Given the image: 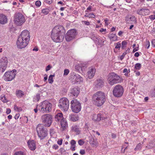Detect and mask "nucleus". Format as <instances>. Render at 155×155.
Returning <instances> with one entry per match:
<instances>
[{
  "mask_svg": "<svg viewBox=\"0 0 155 155\" xmlns=\"http://www.w3.org/2000/svg\"><path fill=\"white\" fill-rule=\"evenodd\" d=\"M64 27L61 25H57L53 28L51 31V38L56 42H61L64 39Z\"/></svg>",
  "mask_w": 155,
  "mask_h": 155,
  "instance_id": "obj_1",
  "label": "nucleus"
},
{
  "mask_svg": "<svg viewBox=\"0 0 155 155\" xmlns=\"http://www.w3.org/2000/svg\"><path fill=\"white\" fill-rule=\"evenodd\" d=\"M92 98L94 104L97 106L102 105L106 100L105 94L100 91L95 93L93 95Z\"/></svg>",
  "mask_w": 155,
  "mask_h": 155,
  "instance_id": "obj_2",
  "label": "nucleus"
},
{
  "mask_svg": "<svg viewBox=\"0 0 155 155\" xmlns=\"http://www.w3.org/2000/svg\"><path fill=\"white\" fill-rule=\"evenodd\" d=\"M93 120L95 121H99L101 120L103 122L102 125L105 127H107L110 126L111 124L110 120L107 118H103L102 116L101 113H99L97 115H94L93 116Z\"/></svg>",
  "mask_w": 155,
  "mask_h": 155,
  "instance_id": "obj_3",
  "label": "nucleus"
},
{
  "mask_svg": "<svg viewBox=\"0 0 155 155\" xmlns=\"http://www.w3.org/2000/svg\"><path fill=\"white\" fill-rule=\"evenodd\" d=\"M36 130L38 135L41 139H43L48 135L47 129L42 124H39L36 127Z\"/></svg>",
  "mask_w": 155,
  "mask_h": 155,
  "instance_id": "obj_4",
  "label": "nucleus"
},
{
  "mask_svg": "<svg viewBox=\"0 0 155 155\" xmlns=\"http://www.w3.org/2000/svg\"><path fill=\"white\" fill-rule=\"evenodd\" d=\"M52 104L48 101H43L41 104L40 111L43 113H47L50 112L52 109Z\"/></svg>",
  "mask_w": 155,
  "mask_h": 155,
  "instance_id": "obj_5",
  "label": "nucleus"
},
{
  "mask_svg": "<svg viewBox=\"0 0 155 155\" xmlns=\"http://www.w3.org/2000/svg\"><path fill=\"white\" fill-rule=\"evenodd\" d=\"M69 104L68 100L66 98L63 97L60 100L58 106L61 110L66 111L68 109Z\"/></svg>",
  "mask_w": 155,
  "mask_h": 155,
  "instance_id": "obj_6",
  "label": "nucleus"
},
{
  "mask_svg": "<svg viewBox=\"0 0 155 155\" xmlns=\"http://www.w3.org/2000/svg\"><path fill=\"white\" fill-rule=\"evenodd\" d=\"M71 109L73 112L77 113L81 110V104L77 100H72L71 102Z\"/></svg>",
  "mask_w": 155,
  "mask_h": 155,
  "instance_id": "obj_7",
  "label": "nucleus"
},
{
  "mask_svg": "<svg viewBox=\"0 0 155 155\" xmlns=\"http://www.w3.org/2000/svg\"><path fill=\"white\" fill-rule=\"evenodd\" d=\"M14 21L17 25H21L25 21V17L21 13H16L15 14Z\"/></svg>",
  "mask_w": 155,
  "mask_h": 155,
  "instance_id": "obj_8",
  "label": "nucleus"
},
{
  "mask_svg": "<svg viewBox=\"0 0 155 155\" xmlns=\"http://www.w3.org/2000/svg\"><path fill=\"white\" fill-rule=\"evenodd\" d=\"M41 119L42 122L46 127H49L52 123V118L49 114H45L42 116Z\"/></svg>",
  "mask_w": 155,
  "mask_h": 155,
  "instance_id": "obj_9",
  "label": "nucleus"
},
{
  "mask_svg": "<svg viewBox=\"0 0 155 155\" xmlns=\"http://www.w3.org/2000/svg\"><path fill=\"white\" fill-rule=\"evenodd\" d=\"M124 93V89L123 87L119 85H116L114 88L113 93V95L116 97H120Z\"/></svg>",
  "mask_w": 155,
  "mask_h": 155,
  "instance_id": "obj_10",
  "label": "nucleus"
},
{
  "mask_svg": "<svg viewBox=\"0 0 155 155\" xmlns=\"http://www.w3.org/2000/svg\"><path fill=\"white\" fill-rule=\"evenodd\" d=\"M16 71L15 69H14L11 71L5 72L3 76L4 80L6 81H10L12 80L15 78Z\"/></svg>",
  "mask_w": 155,
  "mask_h": 155,
  "instance_id": "obj_11",
  "label": "nucleus"
},
{
  "mask_svg": "<svg viewBox=\"0 0 155 155\" xmlns=\"http://www.w3.org/2000/svg\"><path fill=\"white\" fill-rule=\"evenodd\" d=\"M77 35V31L72 29L68 31L65 35V38L67 41H70L74 38Z\"/></svg>",
  "mask_w": 155,
  "mask_h": 155,
  "instance_id": "obj_12",
  "label": "nucleus"
},
{
  "mask_svg": "<svg viewBox=\"0 0 155 155\" xmlns=\"http://www.w3.org/2000/svg\"><path fill=\"white\" fill-rule=\"evenodd\" d=\"M22 37L19 36L17 41L18 47L19 48H25L28 44L29 41H26L25 39H22Z\"/></svg>",
  "mask_w": 155,
  "mask_h": 155,
  "instance_id": "obj_13",
  "label": "nucleus"
},
{
  "mask_svg": "<svg viewBox=\"0 0 155 155\" xmlns=\"http://www.w3.org/2000/svg\"><path fill=\"white\" fill-rule=\"evenodd\" d=\"M8 59L5 57H3L0 60V71L3 72L7 68Z\"/></svg>",
  "mask_w": 155,
  "mask_h": 155,
  "instance_id": "obj_14",
  "label": "nucleus"
},
{
  "mask_svg": "<svg viewBox=\"0 0 155 155\" xmlns=\"http://www.w3.org/2000/svg\"><path fill=\"white\" fill-rule=\"evenodd\" d=\"M125 21L127 23L130 24L137 23L136 18L134 15H127L125 17Z\"/></svg>",
  "mask_w": 155,
  "mask_h": 155,
  "instance_id": "obj_15",
  "label": "nucleus"
},
{
  "mask_svg": "<svg viewBox=\"0 0 155 155\" xmlns=\"http://www.w3.org/2000/svg\"><path fill=\"white\" fill-rule=\"evenodd\" d=\"M19 36L22 37V39H23H23H25L27 41L30 40L29 32L27 30H24L20 35Z\"/></svg>",
  "mask_w": 155,
  "mask_h": 155,
  "instance_id": "obj_16",
  "label": "nucleus"
},
{
  "mask_svg": "<svg viewBox=\"0 0 155 155\" xmlns=\"http://www.w3.org/2000/svg\"><path fill=\"white\" fill-rule=\"evenodd\" d=\"M104 81L101 79L97 80L94 83L95 87L99 89L102 87L104 86Z\"/></svg>",
  "mask_w": 155,
  "mask_h": 155,
  "instance_id": "obj_17",
  "label": "nucleus"
},
{
  "mask_svg": "<svg viewBox=\"0 0 155 155\" xmlns=\"http://www.w3.org/2000/svg\"><path fill=\"white\" fill-rule=\"evenodd\" d=\"M96 71L95 68L93 67L89 68V70L87 72V75L89 79L92 78L95 75Z\"/></svg>",
  "mask_w": 155,
  "mask_h": 155,
  "instance_id": "obj_18",
  "label": "nucleus"
},
{
  "mask_svg": "<svg viewBox=\"0 0 155 155\" xmlns=\"http://www.w3.org/2000/svg\"><path fill=\"white\" fill-rule=\"evenodd\" d=\"M137 13L140 15H147L150 13V11L148 9L142 8L140 10H138L137 11Z\"/></svg>",
  "mask_w": 155,
  "mask_h": 155,
  "instance_id": "obj_19",
  "label": "nucleus"
},
{
  "mask_svg": "<svg viewBox=\"0 0 155 155\" xmlns=\"http://www.w3.org/2000/svg\"><path fill=\"white\" fill-rule=\"evenodd\" d=\"M80 92V88L78 87H75L71 89L70 93L74 96L77 97Z\"/></svg>",
  "mask_w": 155,
  "mask_h": 155,
  "instance_id": "obj_20",
  "label": "nucleus"
},
{
  "mask_svg": "<svg viewBox=\"0 0 155 155\" xmlns=\"http://www.w3.org/2000/svg\"><path fill=\"white\" fill-rule=\"evenodd\" d=\"M120 82V77L117 74L115 76L114 78L113 79L112 81L110 83V84L113 85L115 84L119 83Z\"/></svg>",
  "mask_w": 155,
  "mask_h": 155,
  "instance_id": "obj_21",
  "label": "nucleus"
},
{
  "mask_svg": "<svg viewBox=\"0 0 155 155\" xmlns=\"http://www.w3.org/2000/svg\"><path fill=\"white\" fill-rule=\"evenodd\" d=\"M64 118L63 117V114L61 113L57 114L55 116V120L57 122H60Z\"/></svg>",
  "mask_w": 155,
  "mask_h": 155,
  "instance_id": "obj_22",
  "label": "nucleus"
},
{
  "mask_svg": "<svg viewBox=\"0 0 155 155\" xmlns=\"http://www.w3.org/2000/svg\"><path fill=\"white\" fill-rule=\"evenodd\" d=\"M7 22V18L6 16L0 14V23L2 24H5Z\"/></svg>",
  "mask_w": 155,
  "mask_h": 155,
  "instance_id": "obj_23",
  "label": "nucleus"
},
{
  "mask_svg": "<svg viewBox=\"0 0 155 155\" xmlns=\"http://www.w3.org/2000/svg\"><path fill=\"white\" fill-rule=\"evenodd\" d=\"M28 144L29 149L31 150H34L35 149V145L34 140L28 141Z\"/></svg>",
  "mask_w": 155,
  "mask_h": 155,
  "instance_id": "obj_24",
  "label": "nucleus"
},
{
  "mask_svg": "<svg viewBox=\"0 0 155 155\" xmlns=\"http://www.w3.org/2000/svg\"><path fill=\"white\" fill-rule=\"evenodd\" d=\"M60 122L61 128V130L62 131H64L68 127L67 122L64 119L63 120L61 121Z\"/></svg>",
  "mask_w": 155,
  "mask_h": 155,
  "instance_id": "obj_25",
  "label": "nucleus"
},
{
  "mask_svg": "<svg viewBox=\"0 0 155 155\" xmlns=\"http://www.w3.org/2000/svg\"><path fill=\"white\" fill-rule=\"evenodd\" d=\"M116 74L114 72H112L109 74L108 76L107 80L110 84V83L112 81L113 79L114 78Z\"/></svg>",
  "mask_w": 155,
  "mask_h": 155,
  "instance_id": "obj_26",
  "label": "nucleus"
},
{
  "mask_svg": "<svg viewBox=\"0 0 155 155\" xmlns=\"http://www.w3.org/2000/svg\"><path fill=\"white\" fill-rule=\"evenodd\" d=\"M69 118L70 120L73 121H76L78 120V115L76 114L70 115Z\"/></svg>",
  "mask_w": 155,
  "mask_h": 155,
  "instance_id": "obj_27",
  "label": "nucleus"
},
{
  "mask_svg": "<svg viewBox=\"0 0 155 155\" xmlns=\"http://www.w3.org/2000/svg\"><path fill=\"white\" fill-rule=\"evenodd\" d=\"M71 83L74 84L76 83V74L73 73L70 77Z\"/></svg>",
  "mask_w": 155,
  "mask_h": 155,
  "instance_id": "obj_28",
  "label": "nucleus"
},
{
  "mask_svg": "<svg viewBox=\"0 0 155 155\" xmlns=\"http://www.w3.org/2000/svg\"><path fill=\"white\" fill-rule=\"evenodd\" d=\"M108 36L110 40L115 41L117 40V37L116 34L113 33L109 34Z\"/></svg>",
  "mask_w": 155,
  "mask_h": 155,
  "instance_id": "obj_29",
  "label": "nucleus"
},
{
  "mask_svg": "<svg viewBox=\"0 0 155 155\" xmlns=\"http://www.w3.org/2000/svg\"><path fill=\"white\" fill-rule=\"evenodd\" d=\"M15 94L18 97H21L24 95L23 91L20 90H17L15 92Z\"/></svg>",
  "mask_w": 155,
  "mask_h": 155,
  "instance_id": "obj_30",
  "label": "nucleus"
},
{
  "mask_svg": "<svg viewBox=\"0 0 155 155\" xmlns=\"http://www.w3.org/2000/svg\"><path fill=\"white\" fill-rule=\"evenodd\" d=\"M72 130L77 133L78 134H79L80 132L79 127L77 126H73L72 127Z\"/></svg>",
  "mask_w": 155,
  "mask_h": 155,
  "instance_id": "obj_31",
  "label": "nucleus"
},
{
  "mask_svg": "<svg viewBox=\"0 0 155 155\" xmlns=\"http://www.w3.org/2000/svg\"><path fill=\"white\" fill-rule=\"evenodd\" d=\"M91 39L95 42V43H101V41L99 37L94 36Z\"/></svg>",
  "mask_w": 155,
  "mask_h": 155,
  "instance_id": "obj_32",
  "label": "nucleus"
},
{
  "mask_svg": "<svg viewBox=\"0 0 155 155\" xmlns=\"http://www.w3.org/2000/svg\"><path fill=\"white\" fill-rule=\"evenodd\" d=\"M76 83L77 82H82L83 81V78L79 75L76 74Z\"/></svg>",
  "mask_w": 155,
  "mask_h": 155,
  "instance_id": "obj_33",
  "label": "nucleus"
},
{
  "mask_svg": "<svg viewBox=\"0 0 155 155\" xmlns=\"http://www.w3.org/2000/svg\"><path fill=\"white\" fill-rule=\"evenodd\" d=\"M49 10L48 8H45L41 10L42 12L45 15H46L49 12Z\"/></svg>",
  "mask_w": 155,
  "mask_h": 155,
  "instance_id": "obj_34",
  "label": "nucleus"
},
{
  "mask_svg": "<svg viewBox=\"0 0 155 155\" xmlns=\"http://www.w3.org/2000/svg\"><path fill=\"white\" fill-rule=\"evenodd\" d=\"M54 76V75H50L48 79V81L49 83L50 84H52L54 81L53 80V77Z\"/></svg>",
  "mask_w": 155,
  "mask_h": 155,
  "instance_id": "obj_35",
  "label": "nucleus"
},
{
  "mask_svg": "<svg viewBox=\"0 0 155 155\" xmlns=\"http://www.w3.org/2000/svg\"><path fill=\"white\" fill-rule=\"evenodd\" d=\"M127 44V42L126 41H124L122 42L121 43V48L124 49L126 46Z\"/></svg>",
  "mask_w": 155,
  "mask_h": 155,
  "instance_id": "obj_36",
  "label": "nucleus"
},
{
  "mask_svg": "<svg viewBox=\"0 0 155 155\" xmlns=\"http://www.w3.org/2000/svg\"><path fill=\"white\" fill-rule=\"evenodd\" d=\"M149 144L150 148L155 147V139L151 141L150 143Z\"/></svg>",
  "mask_w": 155,
  "mask_h": 155,
  "instance_id": "obj_37",
  "label": "nucleus"
},
{
  "mask_svg": "<svg viewBox=\"0 0 155 155\" xmlns=\"http://www.w3.org/2000/svg\"><path fill=\"white\" fill-rule=\"evenodd\" d=\"M141 67V64L140 63L136 64L135 65V68L136 70H139Z\"/></svg>",
  "mask_w": 155,
  "mask_h": 155,
  "instance_id": "obj_38",
  "label": "nucleus"
},
{
  "mask_svg": "<svg viewBox=\"0 0 155 155\" xmlns=\"http://www.w3.org/2000/svg\"><path fill=\"white\" fill-rule=\"evenodd\" d=\"M14 108L15 110H16L18 112L22 111V109L21 107H18L15 105H14Z\"/></svg>",
  "mask_w": 155,
  "mask_h": 155,
  "instance_id": "obj_39",
  "label": "nucleus"
},
{
  "mask_svg": "<svg viewBox=\"0 0 155 155\" xmlns=\"http://www.w3.org/2000/svg\"><path fill=\"white\" fill-rule=\"evenodd\" d=\"M1 100L3 102H6L7 101L4 95H2L1 96Z\"/></svg>",
  "mask_w": 155,
  "mask_h": 155,
  "instance_id": "obj_40",
  "label": "nucleus"
},
{
  "mask_svg": "<svg viewBox=\"0 0 155 155\" xmlns=\"http://www.w3.org/2000/svg\"><path fill=\"white\" fill-rule=\"evenodd\" d=\"M115 48L116 49H119L121 47V44L120 42H117L115 44Z\"/></svg>",
  "mask_w": 155,
  "mask_h": 155,
  "instance_id": "obj_41",
  "label": "nucleus"
},
{
  "mask_svg": "<svg viewBox=\"0 0 155 155\" xmlns=\"http://www.w3.org/2000/svg\"><path fill=\"white\" fill-rule=\"evenodd\" d=\"M141 145V144L140 143H139L136 146V147L134 149V150H137L140 149Z\"/></svg>",
  "mask_w": 155,
  "mask_h": 155,
  "instance_id": "obj_42",
  "label": "nucleus"
},
{
  "mask_svg": "<svg viewBox=\"0 0 155 155\" xmlns=\"http://www.w3.org/2000/svg\"><path fill=\"white\" fill-rule=\"evenodd\" d=\"M78 143L80 146L83 145L84 143V142L82 140H80L78 141Z\"/></svg>",
  "mask_w": 155,
  "mask_h": 155,
  "instance_id": "obj_43",
  "label": "nucleus"
},
{
  "mask_svg": "<svg viewBox=\"0 0 155 155\" xmlns=\"http://www.w3.org/2000/svg\"><path fill=\"white\" fill-rule=\"evenodd\" d=\"M14 155H24L23 152L21 151L16 152Z\"/></svg>",
  "mask_w": 155,
  "mask_h": 155,
  "instance_id": "obj_44",
  "label": "nucleus"
},
{
  "mask_svg": "<svg viewBox=\"0 0 155 155\" xmlns=\"http://www.w3.org/2000/svg\"><path fill=\"white\" fill-rule=\"evenodd\" d=\"M69 71L68 69H66L64 70V75H67L69 74Z\"/></svg>",
  "mask_w": 155,
  "mask_h": 155,
  "instance_id": "obj_45",
  "label": "nucleus"
},
{
  "mask_svg": "<svg viewBox=\"0 0 155 155\" xmlns=\"http://www.w3.org/2000/svg\"><path fill=\"white\" fill-rule=\"evenodd\" d=\"M146 47L147 48H148L150 46V42L148 41H146L145 42Z\"/></svg>",
  "mask_w": 155,
  "mask_h": 155,
  "instance_id": "obj_46",
  "label": "nucleus"
},
{
  "mask_svg": "<svg viewBox=\"0 0 155 155\" xmlns=\"http://www.w3.org/2000/svg\"><path fill=\"white\" fill-rule=\"evenodd\" d=\"M127 54V52H124L122 55H121L120 57V59L121 60H122L124 57H125V55Z\"/></svg>",
  "mask_w": 155,
  "mask_h": 155,
  "instance_id": "obj_47",
  "label": "nucleus"
},
{
  "mask_svg": "<svg viewBox=\"0 0 155 155\" xmlns=\"http://www.w3.org/2000/svg\"><path fill=\"white\" fill-rule=\"evenodd\" d=\"M35 98L37 101H38L40 99V95L39 94H37L35 97Z\"/></svg>",
  "mask_w": 155,
  "mask_h": 155,
  "instance_id": "obj_48",
  "label": "nucleus"
},
{
  "mask_svg": "<svg viewBox=\"0 0 155 155\" xmlns=\"http://www.w3.org/2000/svg\"><path fill=\"white\" fill-rule=\"evenodd\" d=\"M89 18H94L95 17L93 12L89 13Z\"/></svg>",
  "mask_w": 155,
  "mask_h": 155,
  "instance_id": "obj_49",
  "label": "nucleus"
},
{
  "mask_svg": "<svg viewBox=\"0 0 155 155\" xmlns=\"http://www.w3.org/2000/svg\"><path fill=\"white\" fill-rule=\"evenodd\" d=\"M41 2L40 1H37L35 2V5L37 6H40L41 5Z\"/></svg>",
  "mask_w": 155,
  "mask_h": 155,
  "instance_id": "obj_50",
  "label": "nucleus"
},
{
  "mask_svg": "<svg viewBox=\"0 0 155 155\" xmlns=\"http://www.w3.org/2000/svg\"><path fill=\"white\" fill-rule=\"evenodd\" d=\"M60 152L62 154L65 152V150L63 148H61L59 150Z\"/></svg>",
  "mask_w": 155,
  "mask_h": 155,
  "instance_id": "obj_51",
  "label": "nucleus"
},
{
  "mask_svg": "<svg viewBox=\"0 0 155 155\" xmlns=\"http://www.w3.org/2000/svg\"><path fill=\"white\" fill-rule=\"evenodd\" d=\"M149 18L152 20H153L155 19V15H152L149 16Z\"/></svg>",
  "mask_w": 155,
  "mask_h": 155,
  "instance_id": "obj_52",
  "label": "nucleus"
},
{
  "mask_svg": "<svg viewBox=\"0 0 155 155\" xmlns=\"http://www.w3.org/2000/svg\"><path fill=\"white\" fill-rule=\"evenodd\" d=\"M58 146L57 144H54L52 146L53 148L55 150L58 149Z\"/></svg>",
  "mask_w": 155,
  "mask_h": 155,
  "instance_id": "obj_53",
  "label": "nucleus"
},
{
  "mask_svg": "<svg viewBox=\"0 0 155 155\" xmlns=\"http://www.w3.org/2000/svg\"><path fill=\"white\" fill-rule=\"evenodd\" d=\"M51 68V67L50 65H49L46 68L45 70L46 71L49 70Z\"/></svg>",
  "mask_w": 155,
  "mask_h": 155,
  "instance_id": "obj_54",
  "label": "nucleus"
},
{
  "mask_svg": "<svg viewBox=\"0 0 155 155\" xmlns=\"http://www.w3.org/2000/svg\"><path fill=\"white\" fill-rule=\"evenodd\" d=\"M80 154L82 155L84 154L85 153V150L83 149L81 150L80 151Z\"/></svg>",
  "mask_w": 155,
  "mask_h": 155,
  "instance_id": "obj_55",
  "label": "nucleus"
},
{
  "mask_svg": "<svg viewBox=\"0 0 155 155\" xmlns=\"http://www.w3.org/2000/svg\"><path fill=\"white\" fill-rule=\"evenodd\" d=\"M76 142L74 140H72L71 141V145H75Z\"/></svg>",
  "mask_w": 155,
  "mask_h": 155,
  "instance_id": "obj_56",
  "label": "nucleus"
},
{
  "mask_svg": "<svg viewBox=\"0 0 155 155\" xmlns=\"http://www.w3.org/2000/svg\"><path fill=\"white\" fill-rule=\"evenodd\" d=\"M62 139H60V140H58L57 142L58 144L61 145L62 144Z\"/></svg>",
  "mask_w": 155,
  "mask_h": 155,
  "instance_id": "obj_57",
  "label": "nucleus"
},
{
  "mask_svg": "<svg viewBox=\"0 0 155 155\" xmlns=\"http://www.w3.org/2000/svg\"><path fill=\"white\" fill-rule=\"evenodd\" d=\"M152 46L155 48V39L153 40L152 41Z\"/></svg>",
  "mask_w": 155,
  "mask_h": 155,
  "instance_id": "obj_58",
  "label": "nucleus"
},
{
  "mask_svg": "<svg viewBox=\"0 0 155 155\" xmlns=\"http://www.w3.org/2000/svg\"><path fill=\"white\" fill-rule=\"evenodd\" d=\"M11 112V110L9 108H7L6 109V113L7 114H9Z\"/></svg>",
  "mask_w": 155,
  "mask_h": 155,
  "instance_id": "obj_59",
  "label": "nucleus"
},
{
  "mask_svg": "<svg viewBox=\"0 0 155 155\" xmlns=\"http://www.w3.org/2000/svg\"><path fill=\"white\" fill-rule=\"evenodd\" d=\"M75 145H71V149L72 151H74L75 150Z\"/></svg>",
  "mask_w": 155,
  "mask_h": 155,
  "instance_id": "obj_60",
  "label": "nucleus"
},
{
  "mask_svg": "<svg viewBox=\"0 0 155 155\" xmlns=\"http://www.w3.org/2000/svg\"><path fill=\"white\" fill-rule=\"evenodd\" d=\"M91 8H92V7L91 6H89L88 7L87 9V10H86L85 11L86 12H89V10H91Z\"/></svg>",
  "mask_w": 155,
  "mask_h": 155,
  "instance_id": "obj_61",
  "label": "nucleus"
},
{
  "mask_svg": "<svg viewBox=\"0 0 155 155\" xmlns=\"http://www.w3.org/2000/svg\"><path fill=\"white\" fill-rule=\"evenodd\" d=\"M45 1L46 3L49 4H51L52 2V0H45Z\"/></svg>",
  "mask_w": 155,
  "mask_h": 155,
  "instance_id": "obj_62",
  "label": "nucleus"
},
{
  "mask_svg": "<svg viewBox=\"0 0 155 155\" xmlns=\"http://www.w3.org/2000/svg\"><path fill=\"white\" fill-rule=\"evenodd\" d=\"M130 72V70H127V68H124L123 70L124 73H126V72Z\"/></svg>",
  "mask_w": 155,
  "mask_h": 155,
  "instance_id": "obj_63",
  "label": "nucleus"
},
{
  "mask_svg": "<svg viewBox=\"0 0 155 155\" xmlns=\"http://www.w3.org/2000/svg\"><path fill=\"white\" fill-rule=\"evenodd\" d=\"M54 133V130L53 129H50V134L51 135L53 134Z\"/></svg>",
  "mask_w": 155,
  "mask_h": 155,
  "instance_id": "obj_64",
  "label": "nucleus"
}]
</instances>
